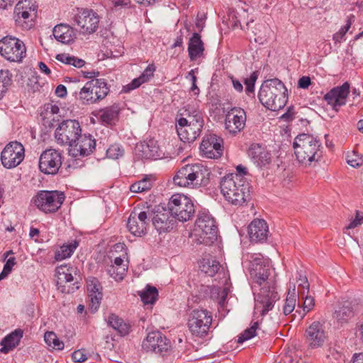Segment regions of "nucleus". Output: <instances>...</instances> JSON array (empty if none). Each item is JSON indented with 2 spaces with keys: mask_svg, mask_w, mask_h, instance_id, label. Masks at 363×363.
I'll list each match as a JSON object with an SVG mask.
<instances>
[{
  "mask_svg": "<svg viewBox=\"0 0 363 363\" xmlns=\"http://www.w3.org/2000/svg\"><path fill=\"white\" fill-rule=\"evenodd\" d=\"M293 147L296 160L306 166L315 164L323 156L322 143L312 135H298L293 143Z\"/></svg>",
  "mask_w": 363,
  "mask_h": 363,
  "instance_id": "obj_1",
  "label": "nucleus"
},
{
  "mask_svg": "<svg viewBox=\"0 0 363 363\" xmlns=\"http://www.w3.org/2000/svg\"><path fill=\"white\" fill-rule=\"evenodd\" d=\"M258 97L262 104L268 109L279 111L283 108L287 102V89L279 79H267L262 84Z\"/></svg>",
  "mask_w": 363,
  "mask_h": 363,
  "instance_id": "obj_2",
  "label": "nucleus"
},
{
  "mask_svg": "<svg viewBox=\"0 0 363 363\" xmlns=\"http://www.w3.org/2000/svg\"><path fill=\"white\" fill-rule=\"evenodd\" d=\"M211 172L200 163L188 164L182 167L174 177V182L182 187L196 188L207 186Z\"/></svg>",
  "mask_w": 363,
  "mask_h": 363,
  "instance_id": "obj_3",
  "label": "nucleus"
},
{
  "mask_svg": "<svg viewBox=\"0 0 363 363\" xmlns=\"http://www.w3.org/2000/svg\"><path fill=\"white\" fill-rule=\"evenodd\" d=\"M220 191L225 199L233 205H242L250 198V185L240 175L229 174L220 184Z\"/></svg>",
  "mask_w": 363,
  "mask_h": 363,
  "instance_id": "obj_4",
  "label": "nucleus"
},
{
  "mask_svg": "<svg viewBox=\"0 0 363 363\" xmlns=\"http://www.w3.org/2000/svg\"><path fill=\"white\" fill-rule=\"evenodd\" d=\"M109 92V88L104 79H92L81 88L79 93L74 92L82 104H93L104 99Z\"/></svg>",
  "mask_w": 363,
  "mask_h": 363,
  "instance_id": "obj_5",
  "label": "nucleus"
},
{
  "mask_svg": "<svg viewBox=\"0 0 363 363\" xmlns=\"http://www.w3.org/2000/svg\"><path fill=\"white\" fill-rule=\"evenodd\" d=\"M194 230L201 244L211 245L217 240L218 228L214 218L208 213H199Z\"/></svg>",
  "mask_w": 363,
  "mask_h": 363,
  "instance_id": "obj_6",
  "label": "nucleus"
},
{
  "mask_svg": "<svg viewBox=\"0 0 363 363\" xmlns=\"http://www.w3.org/2000/svg\"><path fill=\"white\" fill-rule=\"evenodd\" d=\"M167 206L174 218L179 221H187L195 213L194 206L191 200L183 194L172 195Z\"/></svg>",
  "mask_w": 363,
  "mask_h": 363,
  "instance_id": "obj_7",
  "label": "nucleus"
},
{
  "mask_svg": "<svg viewBox=\"0 0 363 363\" xmlns=\"http://www.w3.org/2000/svg\"><path fill=\"white\" fill-rule=\"evenodd\" d=\"M211 323V313L206 309L197 308L190 313L187 325L192 335L204 337L207 335Z\"/></svg>",
  "mask_w": 363,
  "mask_h": 363,
  "instance_id": "obj_8",
  "label": "nucleus"
},
{
  "mask_svg": "<svg viewBox=\"0 0 363 363\" xmlns=\"http://www.w3.org/2000/svg\"><path fill=\"white\" fill-rule=\"evenodd\" d=\"M0 55L8 61L20 62L26 55V48L20 39L7 35L0 40Z\"/></svg>",
  "mask_w": 363,
  "mask_h": 363,
  "instance_id": "obj_9",
  "label": "nucleus"
},
{
  "mask_svg": "<svg viewBox=\"0 0 363 363\" xmlns=\"http://www.w3.org/2000/svg\"><path fill=\"white\" fill-rule=\"evenodd\" d=\"M64 201L65 194L57 191H40L33 199L35 206L45 213L56 212Z\"/></svg>",
  "mask_w": 363,
  "mask_h": 363,
  "instance_id": "obj_10",
  "label": "nucleus"
},
{
  "mask_svg": "<svg viewBox=\"0 0 363 363\" xmlns=\"http://www.w3.org/2000/svg\"><path fill=\"white\" fill-rule=\"evenodd\" d=\"M280 296L276 291L273 281L272 284L264 285L260 289L259 292L255 298V311L259 313L262 316L265 315L271 311L274 303L279 300Z\"/></svg>",
  "mask_w": 363,
  "mask_h": 363,
  "instance_id": "obj_11",
  "label": "nucleus"
},
{
  "mask_svg": "<svg viewBox=\"0 0 363 363\" xmlns=\"http://www.w3.org/2000/svg\"><path fill=\"white\" fill-rule=\"evenodd\" d=\"M81 133V126L77 121L65 120L56 128L55 137L58 144L67 145L72 147Z\"/></svg>",
  "mask_w": 363,
  "mask_h": 363,
  "instance_id": "obj_12",
  "label": "nucleus"
},
{
  "mask_svg": "<svg viewBox=\"0 0 363 363\" xmlns=\"http://www.w3.org/2000/svg\"><path fill=\"white\" fill-rule=\"evenodd\" d=\"M249 272L253 282L259 286L272 284V281H268L271 272L269 262L264 259L261 255L251 256Z\"/></svg>",
  "mask_w": 363,
  "mask_h": 363,
  "instance_id": "obj_13",
  "label": "nucleus"
},
{
  "mask_svg": "<svg viewBox=\"0 0 363 363\" xmlns=\"http://www.w3.org/2000/svg\"><path fill=\"white\" fill-rule=\"evenodd\" d=\"M36 6L29 0H23L17 3L13 12L16 24L23 30H29L33 26V18L36 16Z\"/></svg>",
  "mask_w": 363,
  "mask_h": 363,
  "instance_id": "obj_14",
  "label": "nucleus"
},
{
  "mask_svg": "<svg viewBox=\"0 0 363 363\" xmlns=\"http://www.w3.org/2000/svg\"><path fill=\"white\" fill-rule=\"evenodd\" d=\"M146 209L148 210L150 220H152V225L159 233L170 231L173 229L176 220L169 208L166 209L160 206H155V208L147 206Z\"/></svg>",
  "mask_w": 363,
  "mask_h": 363,
  "instance_id": "obj_15",
  "label": "nucleus"
},
{
  "mask_svg": "<svg viewBox=\"0 0 363 363\" xmlns=\"http://www.w3.org/2000/svg\"><path fill=\"white\" fill-rule=\"evenodd\" d=\"M25 157V149L23 145L17 141L8 143L1 153L2 165L11 169L21 163Z\"/></svg>",
  "mask_w": 363,
  "mask_h": 363,
  "instance_id": "obj_16",
  "label": "nucleus"
},
{
  "mask_svg": "<svg viewBox=\"0 0 363 363\" xmlns=\"http://www.w3.org/2000/svg\"><path fill=\"white\" fill-rule=\"evenodd\" d=\"M57 286L62 293H74L79 288L77 279L73 277L74 269L67 265H61L56 268Z\"/></svg>",
  "mask_w": 363,
  "mask_h": 363,
  "instance_id": "obj_17",
  "label": "nucleus"
},
{
  "mask_svg": "<svg viewBox=\"0 0 363 363\" xmlns=\"http://www.w3.org/2000/svg\"><path fill=\"white\" fill-rule=\"evenodd\" d=\"M99 19L97 13L88 9H78V12L74 16V21L80 27L83 34L94 33L99 27Z\"/></svg>",
  "mask_w": 363,
  "mask_h": 363,
  "instance_id": "obj_18",
  "label": "nucleus"
},
{
  "mask_svg": "<svg viewBox=\"0 0 363 363\" xmlns=\"http://www.w3.org/2000/svg\"><path fill=\"white\" fill-rule=\"evenodd\" d=\"M143 347L147 352H153L161 356L167 355L170 350V341L158 331L148 333L143 342Z\"/></svg>",
  "mask_w": 363,
  "mask_h": 363,
  "instance_id": "obj_19",
  "label": "nucleus"
},
{
  "mask_svg": "<svg viewBox=\"0 0 363 363\" xmlns=\"http://www.w3.org/2000/svg\"><path fill=\"white\" fill-rule=\"evenodd\" d=\"M62 165V154L55 149H47L39 158V169L45 174H55Z\"/></svg>",
  "mask_w": 363,
  "mask_h": 363,
  "instance_id": "obj_20",
  "label": "nucleus"
},
{
  "mask_svg": "<svg viewBox=\"0 0 363 363\" xmlns=\"http://www.w3.org/2000/svg\"><path fill=\"white\" fill-rule=\"evenodd\" d=\"M306 342L311 349L321 347L328 339L325 323L313 321L306 330Z\"/></svg>",
  "mask_w": 363,
  "mask_h": 363,
  "instance_id": "obj_21",
  "label": "nucleus"
},
{
  "mask_svg": "<svg viewBox=\"0 0 363 363\" xmlns=\"http://www.w3.org/2000/svg\"><path fill=\"white\" fill-rule=\"evenodd\" d=\"M200 150L207 158H219L223 151V140L215 134H209L203 138Z\"/></svg>",
  "mask_w": 363,
  "mask_h": 363,
  "instance_id": "obj_22",
  "label": "nucleus"
},
{
  "mask_svg": "<svg viewBox=\"0 0 363 363\" xmlns=\"http://www.w3.org/2000/svg\"><path fill=\"white\" fill-rule=\"evenodd\" d=\"M246 113L241 108L234 107L225 114V129L232 134L240 132L245 126Z\"/></svg>",
  "mask_w": 363,
  "mask_h": 363,
  "instance_id": "obj_23",
  "label": "nucleus"
},
{
  "mask_svg": "<svg viewBox=\"0 0 363 363\" xmlns=\"http://www.w3.org/2000/svg\"><path fill=\"white\" fill-rule=\"evenodd\" d=\"M148 210L137 212L134 210L131 212L127 223L129 231L134 235L141 236L146 232L147 225L150 222Z\"/></svg>",
  "mask_w": 363,
  "mask_h": 363,
  "instance_id": "obj_24",
  "label": "nucleus"
},
{
  "mask_svg": "<svg viewBox=\"0 0 363 363\" xmlns=\"http://www.w3.org/2000/svg\"><path fill=\"white\" fill-rule=\"evenodd\" d=\"M96 147V140L91 135H82L78 138L76 143L69 150V155L77 157L78 156L85 157L91 154Z\"/></svg>",
  "mask_w": 363,
  "mask_h": 363,
  "instance_id": "obj_25",
  "label": "nucleus"
},
{
  "mask_svg": "<svg viewBox=\"0 0 363 363\" xmlns=\"http://www.w3.org/2000/svg\"><path fill=\"white\" fill-rule=\"evenodd\" d=\"M196 123L199 125L204 124L203 115L199 109L190 105L181 109L176 118V124H179L180 126Z\"/></svg>",
  "mask_w": 363,
  "mask_h": 363,
  "instance_id": "obj_26",
  "label": "nucleus"
},
{
  "mask_svg": "<svg viewBox=\"0 0 363 363\" xmlns=\"http://www.w3.org/2000/svg\"><path fill=\"white\" fill-rule=\"evenodd\" d=\"M350 92V84L345 82L342 86H336L327 93L324 99L328 104L333 106V108L337 109L345 104L346 98Z\"/></svg>",
  "mask_w": 363,
  "mask_h": 363,
  "instance_id": "obj_27",
  "label": "nucleus"
},
{
  "mask_svg": "<svg viewBox=\"0 0 363 363\" xmlns=\"http://www.w3.org/2000/svg\"><path fill=\"white\" fill-rule=\"evenodd\" d=\"M136 154L144 159L156 160L161 157L157 141L153 138L145 140L136 145Z\"/></svg>",
  "mask_w": 363,
  "mask_h": 363,
  "instance_id": "obj_28",
  "label": "nucleus"
},
{
  "mask_svg": "<svg viewBox=\"0 0 363 363\" xmlns=\"http://www.w3.org/2000/svg\"><path fill=\"white\" fill-rule=\"evenodd\" d=\"M269 228L263 219H255L248 225V235L251 242H263L268 237Z\"/></svg>",
  "mask_w": 363,
  "mask_h": 363,
  "instance_id": "obj_29",
  "label": "nucleus"
},
{
  "mask_svg": "<svg viewBox=\"0 0 363 363\" xmlns=\"http://www.w3.org/2000/svg\"><path fill=\"white\" fill-rule=\"evenodd\" d=\"M248 156L257 167H263L268 165L272 160L271 154L259 144H252L247 151Z\"/></svg>",
  "mask_w": 363,
  "mask_h": 363,
  "instance_id": "obj_30",
  "label": "nucleus"
},
{
  "mask_svg": "<svg viewBox=\"0 0 363 363\" xmlns=\"http://www.w3.org/2000/svg\"><path fill=\"white\" fill-rule=\"evenodd\" d=\"M203 125L191 123L180 126L176 124L177 132L180 140L184 143H191L199 136Z\"/></svg>",
  "mask_w": 363,
  "mask_h": 363,
  "instance_id": "obj_31",
  "label": "nucleus"
},
{
  "mask_svg": "<svg viewBox=\"0 0 363 363\" xmlns=\"http://www.w3.org/2000/svg\"><path fill=\"white\" fill-rule=\"evenodd\" d=\"M354 315V312L352 302L346 301L335 311L333 317L339 325L342 326L347 324Z\"/></svg>",
  "mask_w": 363,
  "mask_h": 363,
  "instance_id": "obj_32",
  "label": "nucleus"
},
{
  "mask_svg": "<svg viewBox=\"0 0 363 363\" xmlns=\"http://www.w3.org/2000/svg\"><path fill=\"white\" fill-rule=\"evenodd\" d=\"M52 34L57 41L63 44H69L75 38L74 30L69 25L63 23L55 26Z\"/></svg>",
  "mask_w": 363,
  "mask_h": 363,
  "instance_id": "obj_33",
  "label": "nucleus"
},
{
  "mask_svg": "<svg viewBox=\"0 0 363 363\" xmlns=\"http://www.w3.org/2000/svg\"><path fill=\"white\" fill-rule=\"evenodd\" d=\"M204 51L203 43L201 39V35L194 33L190 38L188 46L189 56L191 61L196 60L200 57Z\"/></svg>",
  "mask_w": 363,
  "mask_h": 363,
  "instance_id": "obj_34",
  "label": "nucleus"
},
{
  "mask_svg": "<svg viewBox=\"0 0 363 363\" xmlns=\"http://www.w3.org/2000/svg\"><path fill=\"white\" fill-rule=\"evenodd\" d=\"M22 337L23 330L21 329L15 330L2 340L1 342L2 347L0 349V352L6 354L14 349L19 344Z\"/></svg>",
  "mask_w": 363,
  "mask_h": 363,
  "instance_id": "obj_35",
  "label": "nucleus"
},
{
  "mask_svg": "<svg viewBox=\"0 0 363 363\" xmlns=\"http://www.w3.org/2000/svg\"><path fill=\"white\" fill-rule=\"evenodd\" d=\"M201 270L210 277H213L220 269V263L213 258H203L201 266Z\"/></svg>",
  "mask_w": 363,
  "mask_h": 363,
  "instance_id": "obj_36",
  "label": "nucleus"
},
{
  "mask_svg": "<svg viewBox=\"0 0 363 363\" xmlns=\"http://www.w3.org/2000/svg\"><path fill=\"white\" fill-rule=\"evenodd\" d=\"M77 246L78 242L76 240L69 244H64L60 247V250L55 252V259L57 261H60L71 257Z\"/></svg>",
  "mask_w": 363,
  "mask_h": 363,
  "instance_id": "obj_37",
  "label": "nucleus"
},
{
  "mask_svg": "<svg viewBox=\"0 0 363 363\" xmlns=\"http://www.w3.org/2000/svg\"><path fill=\"white\" fill-rule=\"evenodd\" d=\"M144 304H152L158 296V291L155 286L147 285L145 290L138 292Z\"/></svg>",
  "mask_w": 363,
  "mask_h": 363,
  "instance_id": "obj_38",
  "label": "nucleus"
},
{
  "mask_svg": "<svg viewBox=\"0 0 363 363\" xmlns=\"http://www.w3.org/2000/svg\"><path fill=\"white\" fill-rule=\"evenodd\" d=\"M118 113V106L114 104L101 110L100 118L103 122L108 124H111L115 120L117 119Z\"/></svg>",
  "mask_w": 363,
  "mask_h": 363,
  "instance_id": "obj_39",
  "label": "nucleus"
},
{
  "mask_svg": "<svg viewBox=\"0 0 363 363\" xmlns=\"http://www.w3.org/2000/svg\"><path fill=\"white\" fill-rule=\"evenodd\" d=\"M56 60L65 65H72L75 67H82L85 65V61L82 59L72 56L67 53L57 54L55 57Z\"/></svg>",
  "mask_w": 363,
  "mask_h": 363,
  "instance_id": "obj_40",
  "label": "nucleus"
},
{
  "mask_svg": "<svg viewBox=\"0 0 363 363\" xmlns=\"http://www.w3.org/2000/svg\"><path fill=\"white\" fill-rule=\"evenodd\" d=\"M296 289L295 285H294L293 287H290L289 289V292L285 300V303L283 307V313L285 315H287L294 311L296 306Z\"/></svg>",
  "mask_w": 363,
  "mask_h": 363,
  "instance_id": "obj_41",
  "label": "nucleus"
},
{
  "mask_svg": "<svg viewBox=\"0 0 363 363\" xmlns=\"http://www.w3.org/2000/svg\"><path fill=\"white\" fill-rule=\"evenodd\" d=\"M12 82V74L8 70H0V99H1L11 86Z\"/></svg>",
  "mask_w": 363,
  "mask_h": 363,
  "instance_id": "obj_42",
  "label": "nucleus"
},
{
  "mask_svg": "<svg viewBox=\"0 0 363 363\" xmlns=\"http://www.w3.org/2000/svg\"><path fill=\"white\" fill-rule=\"evenodd\" d=\"M45 342L56 350H62L64 348L63 342L60 341L54 332H47L44 336Z\"/></svg>",
  "mask_w": 363,
  "mask_h": 363,
  "instance_id": "obj_43",
  "label": "nucleus"
},
{
  "mask_svg": "<svg viewBox=\"0 0 363 363\" xmlns=\"http://www.w3.org/2000/svg\"><path fill=\"white\" fill-rule=\"evenodd\" d=\"M354 21V16H350L346 21L345 26L342 27L340 30L333 35V40L335 43H340L345 35L346 33L349 30L351 27L352 22Z\"/></svg>",
  "mask_w": 363,
  "mask_h": 363,
  "instance_id": "obj_44",
  "label": "nucleus"
},
{
  "mask_svg": "<svg viewBox=\"0 0 363 363\" xmlns=\"http://www.w3.org/2000/svg\"><path fill=\"white\" fill-rule=\"evenodd\" d=\"M258 328V322H255L250 328L245 329L238 338V342L241 344L256 335V330Z\"/></svg>",
  "mask_w": 363,
  "mask_h": 363,
  "instance_id": "obj_45",
  "label": "nucleus"
},
{
  "mask_svg": "<svg viewBox=\"0 0 363 363\" xmlns=\"http://www.w3.org/2000/svg\"><path fill=\"white\" fill-rule=\"evenodd\" d=\"M124 154V150L119 144H113L106 150V156L108 158L116 160L122 157Z\"/></svg>",
  "mask_w": 363,
  "mask_h": 363,
  "instance_id": "obj_46",
  "label": "nucleus"
},
{
  "mask_svg": "<svg viewBox=\"0 0 363 363\" xmlns=\"http://www.w3.org/2000/svg\"><path fill=\"white\" fill-rule=\"evenodd\" d=\"M315 301L314 298L311 296H309L308 294H306L305 298H304V302H303V308L301 311V310L297 309L296 311V313H298L299 315L300 319H303L306 313L309 312L313 307L314 306Z\"/></svg>",
  "mask_w": 363,
  "mask_h": 363,
  "instance_id": "obj_47",
  "label": "nucleus"
},
{
  "mask_svg": "<svg viewBox=\"0 0 363 363\" xmlns=\"http://www.w3.org/2000/svg\"><path fill=\"white\" fill-rule=\"evenodd\" d=\"M347 162L351 167L357 168L362 164L363 160L355 151H352L351 153L347 154Z\"/></svg>",
  "mask_w": 363,
  "mask_h": 363,
  "instance_id": "obj_48",
  "label": "nucleus"
},
{
  "mask_svg": "<svg viewBox=\"0 0 363 363\" xmlns=\"http://www.w3.org/2000/svg\"><path fill=\"white\" fill-rule=\"evenodd\" d=\"M101 289L102 287L97 279L91 278L87 281V291L89 292V295L102 293Z\"/></svg>",
  "mask_w": 363,
  "mask_h": 363,
  "instance_id": "obj_49",
  "label": "nucleus"
},
{
  "mask_svg": "<svg viewBox=\"0 0 363 363\" xmlns=\"http://www.w3.org/2000/svg\"><path fill=\"white\" fill-rule=\"evenodd\" d=\"M257 79V74L256 72H252L250 77L245 78L244 83L245 84V92L247 95L254 94L255 92V84Z\"/></svg>",
  "mask_w": 363,
  "mask_h": 363,
  "instance_id": "obj_50",
  "label": "nucleus"
},
{
  "mask_svg": "<svg viewBox=\"0 0 363 363\" xmlns=\"http://www.w3.org/2000/svg\"><path fill=\"white\" fill-rule=\"evenodd\" d=\"M89 306L92 313L96 312L99 308L101 301L103 297L102 293H98L97 294L89 295Z\"/></svg>",
  "mask_w": 363,
  "mask_h": 363,
  "instance_id": "obj_51",
  "label": "nucleus"
},
{
  "mask_svg": "<svg viewBox=\"0 0 363 363\" xmlns=\"http://www.w3.org/2000/svg\"><path fill=\"white\" fill-rule=\"evenodd\" d=\"M16 264V258L14 257H9L4 266L2 272L0 274V280L6 277L11 272L13 267Z\"/></svg>",
  "mask_w": 363,
  "mask_h": 363,
  "instance_id": "obj_52",
  "label": "nucleus"
},
{
  "mask_svg": "<svg viewBox=\"0 0 363 363\" xmlns=\"http://www.w3.org/2000/svg\"><path fill=\"white\" fill-rule=\"evenodd\" d=\"M117 267L118 277L123 278V275L127 270V266L123 264V259L121 257H116L114 259L113 264Z\"/></svg>",
  "mask_w": 363,
  "mask_h": 363,
  "instance_id": "obj_53",
  "label": "nucleus"
},
{
  "mask_svg": "<svg viewBox=\"0 0 363 363\" xmlns=\"http://www.w3.org/2000/svg\"><path fill=\"white\" fill-rule=\"evenodd\" d=\"M155 71V68L153 65H148L147 68L144 70V72L139 77L140 80L145 83L148 82L150 78L153 76L154 72Z\"/></svg>",
  "mask_w": 363,
  "mask_h": 363,
  "instance_id": "obj_54",
  "label": "nucleus"
},
{
  "mask_svg": "<svg viewBox=\"0 0 363 363\" xmlns=\"http://www.w3.org/2000/svg\"><path fill=\"white\" fill-rule=\"evenodd\" d=\"M72 359L74 362L82 363L87 359V355L84 350H78L72 354Z\"/></svg>",
  "mask_w": 363,
  "mask_h": 363,
  "instance_id": "obj_55",
  "label": "nucleus"
},
{
  "mask_svg": "<svg viewBox=\"0 0 363 363\" xmlns=\"http://www.w3.org/2000/svg\"><path fill=\"white\" fill-rule=\"evenodd\" d=\"M363 222V215L359 211L356 212L355 218L347 226V229H352L361 225Z\"/></svg>",
  "mask_w": 363,
  "mask_h": 363,
  "instance_id": "obj_56",
  "label": "nucleus"
},
{
  "mask_svg": "<svg viewBox=\"0 0 363 363\" xmlns=\"http://www.w3.org/2000/svg\"><path fill=\"white\" fill-rule=\"evenodd\" d=\"M140 185V188L143 191H147L150 189L152 186V182L147 177H145L143 179L138 182Z\"/></svg>",
  "mask_w": 363,
  "mask_h": 363,
  "instance_id": "obj_57",
  "label": "nucleus"
},
{
  "mask_svg": "<svg viewBox=\"0 0 363 363\" xmlns=\"http://www.w3.org/2000/svg\"><path fill=\"white\" fill-rule=\"evenodd\" d=\"M123 320L119 318L117 315L111 314L108 317V324L111 326L113 329L116 330Z\"/></svg>",
  "mask_w": 363,
  "mask_h": 363,
  "instance_id": "obj_58",
  "label": "nucleus"
},
{
  "mask_svg": "<svg viewBox=\"0 0 363 363\" xmlns=\"http://www.w3.org/2000/svg\"><path fill=\"white\" fill-rule=\"evenodd\" d=\"M311 82L309 77L303 76L298 79V86L301 89H307L310 86Z\"/></svg>",
  "mask_w": 363,
  "mask_h": 363,
  "instance_id": "obj_59",
  "label": "nucleus"
},
{
  "mask_svg": "<svg viewBox=\"0 0 363 363\" xmlns=\"http://www.w3.org/2000/svg\"><path fill=\"white\" fill-rule=\"evenodd\" d=\"M129 328V325H128L123 320H122L121 322H120V324L116 330H117L122 335H125L128 334Z\"/></svg>",
  "mask_w": 363,
  "mask_h": 363,
  "instance_id": "obj_60",
  "label": "nucleus"
},
{
  "mask_svg": "<svg viewBox=\"0 0 363 363\" xmlns=\"http://www.w3.org/2000/svg\"><path fill=\"white\" fill-rule=\"evenodd\" d=\"M300 283L298 284V288L302 287L303 291L301 292V296L303 297L305 295V290H306V294H308L309 291V284L308 282V279L306 277H304L303 279H299Z\"/></svg>",
  "mask_w": 363,
  "mask_h": 363,
  "instance_id": "obj_61",
  "label": "nucleus"
},
{
  "mask_svg": "<svg viewBox=\"0 0 363 363\" xmlns=\"http://www.w3.org/2000/svg\"><path fill=\"white\" fill-rule=\"evenodd\" d=\"M55 94L58 97L64 98L67 96V91L65 86L60 84L56 87Z\"/></svg>",
  "mask_w": 363,
  "mask_h": 363,
  "instance_id": "obj_62",
  "label": "nucleus"
},
{
  "mask_svg": "<svg viewBox=\"0 0 363 363\" xmlns=\"http://www.w3.org/2000/svg\"><path fill=\"white\" fill-rule=\"evenodd\" d=\"M233 88L238 92H242L243 90V86L240 81L231 77H230Z\"/></svg>",
  "mask_w": 363,
  "mask_h": 363,
  "instance_id": "obj_63",
  "label": "nucleus"
},
{
  "mask_svg": "<svg viewBox=\"0 0 363 363\" xmlns=\"http://www.w3.org/2000/svg\"><path fill=\"white\" fill-rule=\"evenodd\" d=\"M82 76L84 78L91 79V80L95 79L94 78H96V77H98L99 75V72H96V71H90V72L82 71Z\"/></svg>",
  "mask_w": 363,
  "mask_h": 363,
  "instance_id": "obj_64",
  "label": "nucleus"
}]
</instances>
